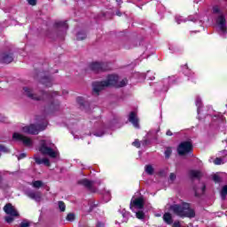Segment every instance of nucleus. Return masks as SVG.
Returning <instances> with one entry per match:
<instances>
[{"mask_svg":"<svg viewBox=\"0 0 227 227\" xmlns=\"http://www.w3.org/2000/svg\"><path fill=\"white\" fill-rule=\"evenodd\" d=\"M129 83V80L127 78L122 79L121 82L118 80L116 88H124Z\"/></svg>","mask_w":227,"mask_h":227,"instance_id":"5701e85b","label":"nucleus"},{"mask_svg":"<svg viewBox=\"0 0 227 227\" xmlns=\"http://www.w3.org/2000/svg\"><path fill=\"white\" fill-rule=\"evenodd\" d=\"M0 185H3V174L0 172Z\"/></svg>","mask_w":227,"mask_h":227,"instance_id":"de8ad7c7","label":"nucleus"},{"mask_svg":"<svg viewBox=\"0 0 227 227\" xmlns=\"http://www.w3.org/2000/svg\"><path fill=\"white\" fill-rule=\"evenodd\" d=\"M117 3H121V0H116Z\"/></svg>","mask_w":227,"mask_h":227,"instance_id":"864d4df0","label":"nucleus"},{"mask_svg":"<svg viewBox=\"0 0 227 227\" xmlns=\"http://www.w3.org/2000/svg\"><path fill=\"white\" fill-rule=\"evenodd\" d=\"M31 223H29L28 222H21L20 224V227H30Z\"/></svg>","mask_w":227,"mask_h":227,"instance_id":"e433bc0d","label":"nucleus"},{"mask_svg":"<svg viewBox=\"0 0 227 227\" xmlns=\"http://www.w3.org/2000/svg\"><path fill=\"white\" fill-rule=\"evenodd\" d=\"M153 167L152 165L145 166V173H147V175H153Z\"/></svg>","mask_w":227,"mask_h":227,"instance_id":"cd10ccee","label":"nucleus"},{"mask_svg":"<svg viewBox=\"0 0 227 227\" xmlns=\"http://www.w3.org/2000/svg\"><path fill=\"white\" fill-rule=\"evenodd\" d=\"M189 175L191 180H194V178H197V180L201 179V172L200 170H190Z\"/></svg>","mask_w":227,"mask_h":227,"instance_id":"6ab92c4d","label":"nucleus"},{"mask_svg":"<svg viewBox=\"0 0 227 227\" xmlns=\"http://www.w3.org/2000/svg\"><path fill=\"white\" fill-rule=\"evenodd\" d=\"M35 162L36 164H44L47 168H51V160L48 158L40 159L38 157H35Z\"/></svg>","mask_w":227,"mask_h":227,"instance_id":"a211bd4d","label":"nucleus"},{"mask_svg":"<svg viewBox=\"0 0 227 227\" xmlns=\"http://www.w3.org/2000/svg\"><path fill=\"white\" fill-rule=\"evenodd\" d=\"M12 139H14V141H22L25 146H31L33 145V140H31V138L20 133H17V132L13 133Z\"/></svg>","mask_w":227,"mask_h":227,"instance_id":"1a4fd4ad","label":"nucleus"},{"mask_svg":"<svg viewBox=\"0 0 227 227\" xmlns=\"http://www.w3.org/2000/svg\"><path fill=\"white\" fill-rule=\"evenodd\" d=\"M95 182L90 181L88 178H83L78 181L79 185H82L85 189L89 190L90 192H97V188L93 186Z\"/></svg>","mask_w":227,"mask_h":227,"instance_id":"9d476101","label":"nucleus"},{"mask_svg":"<svg viewBox=\"0 0 227 227\" xmlns=\"http://www.w3.org/2000/svg\"><path fill=\"white\" fill-rule=\"evenodd\" d=\"M59 208L60 212H65V210H67V205L65 204L64 201L62 200L59 201Z\"/></svg>","mask_w":227,"mask_h":227,"instance_id":"c85d7f7f","label":"nucleus"},{"mask_svg":"<svg viewBox=\"0 0 227 227\" xmlns=\"http://www.w3.org/2000/svg\"><path fill=\"white\" fill-rule=\"evenodd\" d=\"M216 23L218 24V26H220L221 31H223V33H226V18L224 17V15L218 16Z\"/></svg>","mask_w":227,"mask_h":227,"instance_id":"f3484780","label":"nucleus"},{"mask_svg":"<svg viewBox=\"0 0 227 227\" xmlns=\"http://www.w3.org/2000/svg\"><path fill=\"white\" fill-rule=\"evenodd\" d=\"M28 4L30 6H36V0H28Z\"/></svg>","mask_w":227,"mask_h":227,"instance_id":"ea45409f","label":"nucleus"},{"mask_svg":"<svg viewBox=\"0 0 227 227\" xmlns=\"http://www.w3.org/2000/svg\"><path fill=\"white\" fill-rule=\"evenodd\" d=\"M0 121H2L3 123H6V121H8V119L6 117H3Z\"/></svg>","mask_w":227,"mask_h":227,"instance_id":"a18cd8bd","label":"nucleus"},{"mask_svg":"<svg viewBox=\"0 0 227 227\" xmlns=\"http://www.w3.org/2000/svg\"><path fill=\"white\" fill-rule=\"evenodd\" d=\"M97 207V204H93L92 206H90V210H93V208Z\"/></svg>","mask_w":227,"mask_h":227,"instance_id":"8fccbe9b","label":"nucleus"},{"mask_svg":"<svg viewBox=\"0 0 227 227\" xmlns=\"http://www.w3.org/2000/svg\"><path fill=\"white\" fill-rule=\"evenodd\" d=\"M66 219H67V221L73 223V221H75V215L74 213H69V214H67Z\"/></svg>","mask_w":227,"mask_h":227,"instance_id":"7c9ffc66","label":"nucleus"},{"mask_svg":"<svg viewBox=\"0 0 227 227\" xmlns=\"http://www.w3.org/2000/svg\"><path fill=\"white\" fill-rule=\"evenodd\" d=\"M86 32L84 31H80L76 35V40L81 41V40H86Z\"/></svg>","mask_w":227,"mask_h":227,"instance_id":"b1692460","label":"nucleus"},{"mask_svg":"<svg viewBox=\"0 0 227 227\" xmlns=\"http://www.w3.org/2000/svg\"><path fill=\"white\" fill-rule=\"evenodd\" d=\"M214 164H215L216 166H221V164H223V159L215 158L214 160Z\"/></svg>","mask_w":227,"mask_h":227,"instance_id":"72a5a7b5","label":"nucleus"},{"mask_svg":"<svg viewBox=\"0 0 227 227\" xmlns=\"http://www.w3.org/2000/svg\"><path fill=\"white\" fill-rule=\"evenodd\" d=\"M76 102L77 104H79L80 106H84V98H82V97H78L76 98Z\"/></svg>","mask_w":227,"mask_h":227,"instance_id":"f704fd0d","label":"nucleus"},{"mask_svg":"<svg viewBox=\"0 0 227 227\" xmlns=\"http://www.w3.org/2000/svg\"><path fill=\"white\" fill-rule=\"evenodd\" d=\"M90 69L95 74H99V72H109L111 70V64L108 62H92L90 64Z\"/></svg>","mask_w":227,"mask_h":227,"instance_id":"423d86ee","label":"nucleus"},{"mask_svg":"<svg viewBox=\"0 0 227 227\" xmlns=\"http://www.w3.org/2000/svg\"><path fill=\"white\" fill-rule=\"evenodd\" d=\"M148 143H150V141H148V139H145L142 141L143 146H146L148 145Z\"/></svg>","mask_w":227,"mask_h":227,"instance_id":"37998d69","label":"nucleus"},{"mask_svg":"<svg viewBox=\"0 0 227 227\" xmlns=\"http://www.w3.org/2000/svg\"><path fill=\"white\" fill-rule=\"evenodd\" d=\"M171 153H173V149H171V147H167V149L165 150L166 159H169V157H171Z\"/></svg>","mask_w":227,"mask_h":227,"instance_id":"2f4dec72","label":"nucleus"},{"mask_svg":"<svg viewBox=\"0 0 227 227\" xmlns=\"http://www.w3.org/2000/svg\"><path fill=\"white\" fill-rule=\"evenodd\" d=\"M59 107H61V103L58 99H53L51 101L49 106L44 107V113L46 114H51V113H56V111H59Z\"/></svg>","mask_w":227,"mask_h":227,"instance_id":"6e6552de","label":"nucleus"},{"mask_svg":"<svg viewBox=\"0 0 227 227\" xmlns=\"http://www.w3.org/2000/svg\"><path fill=\"white\" fill-rule=\"evenodd\" d=\"M169 180H171V182H175V180H176V175H175V173H170Z\"/></svg>","mask_w":227,"mask_h":227,"instance_id":"58836bf2","label":"nucleus"},{"mask_svg":"<svg viewBox=\"0 0 227 227\" xmlns=\"http://www.w3.org/2000/svg\"><path fill=\"white\" fill-rule=\"evenodd\" d=\"M4 212H5V214H7V215H12L14 217H19L20 215L19 214V211H17L15 209V207H13V205H12V203L5 204V206L4 207Z\"/></svg>","mask_w":227,"mask_h":227,"instance_id":"f8f14e48","label":"nucleus"},{"mask_svg":"<svg viewBox=\"0 0 227 227\" xmlns=\"http://www.w3.org/2000/svg\"><path fill=\"white\" fill-rule=\"evenodd\" d=\"M137 219H145V212L143 211H137L136 213Z\"/></svg>","mask_w":227,"mask_h":227,"instance_id":"473e14b6","label":"nucleus"},{"mask_svg":"<svg viewBox=\"0 0 227 227\" xmlns=\"http://www.w3.org/2000/svg\"><path fill=\"white\" fill-rule=\"evenodd\" d=\"M24 94L26 97L30 98V100H35L36 102H40L42 100H51V98H54V97H58L59 92L58 91H45L41 90L40 95L33 93V89L29 87L23 88Z\"/></svg>","mask_w":227,"mask_h":227,"instance_id":"7ed1b4c3","label":"nucleus"},{"mask_svg":"<svg viewBox=\"0 0 227 227\" xmlns=\"http://www.w3.org/2000/svg\"><path fill=\"white\" fill-rule=\"evenodd\" d=\"M129 122L132 123L135 129H139V119L137 118V114L136 112H130L129 115Z\"/></svg>","mask_w":227,"mask_h":227,"instance_id":"2eb2a0df","label":"nucleus"},{"mask_svg":"<svg viewBox=\"0 0 227 227\" xmlns=\"http://www.w3.org/2000/svg\"><path fill=\"white\" fill-rule=\"evenodd\" d=\"M38 151L42 155H48L51 159H56L58 157V152L54 151L52 147H49L46 140H40Z\"/></svg>","mask_w":227,"mask_h":227,"instance_id":"20e7f679","label":"nucleus"},{"mask_svg":"<svg viewBox=\"0 0 227 227\" xmlns=\"http://www.w3.org/2000/svg\"><path fill=\"white\" fill-rule=\"evenodd\" d=\"M134 207L136 208H139L140 210H142V208H145V198L138 197L136 198L133 201L131 200L129 204V208H134Z\"/></svg>","mask_w":227,"mask_h":227,"instance_id":"ddd939ff","label":"nucleus"},{"mask_svg":"<svg viewBox=\"0 0 227 227\" xmlns=\"http://www.w3.org/2000/svg\"><path fill=\"white\" fill-rule=\"evenodd\" d=\"M118 81H120V76L118 74H109L106 77V81L94 82L92 83V90L96 95H100V91L109 88V86H114V88L118 85Z\"/></svg>","mask_w":227,"mask_h":227,"instance_id":"f03ea898","label":"nucleus"},{"mask_svg":"<svg viewBox=\"0 0 227 227\" xmlns=\"http://www.w3.org/2000/svg\"><path fill=\"white\" fill-rule=\"evenodd\" d=\"M220 194H221V199L223 200V201H224L226 200V196H227V185H223L222 187Z\"/></svg>","mask_w":227,"mask_h":227,"instance_id":"4be33fe9","label":"nucleus"},{"mask_svg":"<svg viewBox=\"0 0 227 227\" xmlns=\"http://www.w3.org/2000/svg\"><path fill=\"white\" fill-rule=\"evenodd\" d=\"M205 191H207V186H206V185H203V186H202V192H205Z\"/></svg>","mask_w":227,"mask_h":227,"instance_id":"3c124183","label":"nucleus"},{"mask_svg":"<svg viewBox=\"0 0 227 227\" xmlns=\"http://www.w3.org/2000/svg\"><path fill=\"white\" fill-rule=\"evenodd\" d=\"M15 217H19V216H12V215H8L4 217V221L8 223V224H12V223H13V221H15Z\"/></svg>","mask_w":227,"mask_h":227,"instance_id":"a878e982","label":"nucleus"},{"mask_svg":"<svg viewBox=\"0 0 227 227\" xmlns=\"http://www.w3.org/2000/svg\"><path fill=\"white\" fill-rule=\"evenodd\" d=\"M163 221L168 224H173V216L171 215V213H165L163 215Z\"/></svg>","mask_w":227,"mask_h":227,"instance_id":"412c9836","label":"nucleus"},{"mask_svg":"<svg viewBox=\"0 0 227 227\" xmlns=\"http://www.w3.org/2000/svg\"><path fill=\"white\" fill-rule=\"evenodd\" d=\"M195 198H200V193H198V192L195 190V193H194Z\"/></svg>","mask_w":227,"mask_h":227,"instance_id":"09e8293b","label":"nucleus"},{"mask_svg":"<svg viewBox=\"0 0 227 227\" xmlns=\"http://www.w3.org/2000/svg\"><path fill=\"white\" fill-rule=\"evenodd\" d=\"M170 209L176 215L179 217H188L189 219H192L196 217V211L191 208V203L189 202H182L181 204H174L170 207Z\"/></svg>","mask_w":227,"mask_h":227,"instance_id":"f257e3e1","label":"nucleus"},{"mask_svg":"<svg viewBox=\"0 0 227 227\" xmlns=\"http://www.w3.org/2000/svg\"><path fill=\"white\" fill-rule=\"evenodd\" d=\"M221 9H219V6L215 5L213 7V13H220Z\"/></svg>","mask_w":227,"mask_h":227,"instance_id":"4c0bfd02","label":"nucleus"},{"mask_svg":"<svg viewBox=\"0 0 227 227\" xmlns=\"http://www.w3.org/2000/svg\"><path fill=\"white\" fill-rule=\"evenodd\" d=\"M96 227H106V223H102V222H98L96 223Z\"/></svg>","mask_w":227,"mask_h":227,"instance_id":"79ce46f5","label":"nucleus"},{"mask_svg":"<svg viewBox=\"0 0 227 227\" xmlns=\"http://www.w3.org/2000/svg\"><path fill=\"white\" fill-rule=\"evenodd\" d=\"M212 180H213V182H215V184H221V182L223 181L221 179V176H219V175H217V174L213 175Z\"/></svg>","mask_w":227,"mask_h":227,"instance_id":"bb28decb","label":"nucleus"},{"mask_svg":"<svg viewBox=\"0 0 227 227\" xmlns=\"http://www.w3.org/2000/svg\"><path fill=\"white\" fill-rule=\"evenodd\" d=\"M41 79L40 83L43 84V86H46V88H51L52 86V78L47 74L42 75V73H40Z\"/></svg>","mask_w":227,"mask_h":227,"instance_id":"dca6fc26","label":"nucleus"},{"mask_svg":"<svg viewBox=\"0 0 227 227\" xmlns=\"http://www.w3.org/2000/svg\"><path fill=\"white\" fill-rule=\"evenodd\" d=\"M132 145L135 146L136 148H141V142L139 140L136 139L133 143Z\"/></svg>","mask_w":227,"mask_h":227,"instance_id":"c9c22d12","label":"nucleus"},{"mask_svg":"<svg viewBox=\"0 0 227 227\" xmlns=\"http://www.w3.org/2000/svg\"><path fill=\"white\" fill-rule=\"evenodd\" d=\"M166 136H173V132L170 129H168L166 132Z\"/></svg>","mask_w":227,"mask_h":227,"instance_id":"49530a36","label":"nucleus"},{"mask_svg":"<svg viewBox=\"0 0 227 227\" xmlns=\"http://www.w3.org/2000/svg\"><path fill=\"white\" fill-rule=\"evenodd\" d=\"M0 152H2V153H10V149H8L6 145L0 144Z\"/></svg>","mask_w":227,"mask_h":227,"instance_id":"c756f323","label":"nucleus"},{"mask_svg":"<svg viewBox=\"0 0 227 227\" xmlns=\"http://www.w3.org/2000/svg\"><path fill=\"white\" fill-rule=\"evenodd\" d=\"M54 27H61L63 31H67L68 29V23L66 21H58L55 22Z\"/></svg>","mask_w":227,"mask_h":227,"instance_id":"aec40b11","label":"nucleus"},{"mask_svg":"<svg viewBox=\"0 0 227 227\" xmlns=\"http://www.w3.org/2000/svg\"><path fill=\"white\" fill-rule=\"evenodd\" d=\"M27 154H26V153H22L20 154V156L18 157V159L20 160V159H26Z\"/></svg>","mask_w":227,"mask_h":227,"instance_id":"a19ab883","label":"nucleus"},{"mask_svg":"<svg viewBox=\"0 0 227 227\" xmlns=\"http://www.w3.org/2000/svg\"><path fill=\"white\" fill-rule=\"evenodd\" d=\"M42 130H45V126L42 124H30L22 128V131L30 136H38Z\"/></svg>","mask_w":227,"mask_h":227,"instance_id":"0eeeda50","label":"nucleus"},{"mask_svg":"<svg viewBox=\"0 0 227 227\" xmlns=\"http://www.w3.org/2000/svg\"><path fill=\"white\" fill-rule=\"evenodd\" d=\"M200 102H201V100H200V99H197V104H200Z\"/></svg>","mask_w":227,"mask_h":227,"instance_id":"603ef678","label":"nucleus"},{"mask_svg":"<svg viewBox=\"0 0 227 227\" xmlns=\"http://www.w3.org/2000/svg\"><path fill=\"white\" fill-rule=\"evenodd\" d=\"M0 61H1V63H4V65H10V63H12L13 52H12L10 51L2 52Z\"/></svg>","mask_w":227,"mask_h":227,"instance_id":"9b49d317","label":"nucleus"},{"mask_svg":"<svg viewBox=\"0 0 227 227\" xmlns=\"http://www.w3.org/2000/svg\"><path fill=\"white\" fill-rule=\"evenodd\" d=\"M32 186L35 188V189H40V187H43V182L40 181V180H37V181H34L32 183Z\"/></svg>","mask_w":227,"mask_h":227,"instance_id":"393cba45","label":"nucleus"},{"mask_svg":"<svg viewBox=\"0 0 227 227\" xmlns=\"http://www.w3.org/2000/svg\"><path fill=\"white\" fill-rule=\"evenodd\" d=\"M177 154L180 157H184V155H187V153H192L194 151V145H192V141L187 140L181 142L177 146Z\"/></svg>","mask_w":227,"mask_h":227,"instance_id":"39448f33","label":"nucleus"},{"mask_svg":"<svg viewBox=\"0 0 227 227\" xmlns=\"http://www.w3.org/2000/svg\"><path fill=\"white\" fill-rule=\"evenodd\" d=\"M173 227H182V226H180V222H175L173 223Z\"/></svg>","mask_w":227,"mask_h":227,"instance_id":"c03bdc74","label":"nucleus"},{"mask_svg":"<svg viewBox=\"0 0 227 227\" xmlns=\"http://www.w3.org/2000/svg\"><path fill=\"white\" fill-rule=\"evenodd\" d=\"M26 196H27V198H30V200H35V201H41V200H42V192L27 190L26 192Z\"/></svg>","mask_w":227,"mask_h":227,"instance_id":"4468645a","label":"nucleus"}]
</instances>
